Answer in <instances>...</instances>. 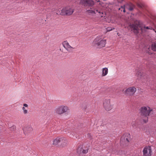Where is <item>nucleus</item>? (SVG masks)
<instances>
[{
    "mask_svg": "<svg viewBox=\"0 0 156 156\" xmlns=\"http://www.w3.org/2000/svg\"><path fill=\"white\" fill-rule=\"evenodd\" d=\"M128 28L129 30L133 31L135 34H136L139 33L140 30L141 31V33H143L146 31V29L153 30V28L151 27H143L139 23L130 24L128 27Z\"/></svg>",
    "mask_w": 156,
    "mask_h": 156,
    "instance_id": "obj_1",
    "label": "nucleus"
},
{
    "mask_svg": "<svg viewBox=\"0 0 156 156\" xmlns=\"http://www.w3.org/2000/svg\"><path fill=\"white\" fill-rule=\"evenodd\" d=\"M153 111L152 108L147 105L142 106L140 109V117L145 123L148 121V116L151 115Z\"/></svg>",
    "mask_w": 156,
    "mask_h": 156,
    "instance_id": "obj_2",
    "label": "nucleus"
},
{
    "mask_svg": "<svg viewBox=\"0 0 156 156\" xmlns=\"http://www.w3.org/2000/svg\"><path fill=\"white\" fill-rule=\"evenodd\" d=\"M106 40L102 39L100 36L97 37L94 41V45L98 48H101L105 46Z\"/></svg>",
    "mask_w": 156,
    "mask_h": 156,
    "instance_id": "obj_3",
    "label": "nucleus"
},
{
    "mask_svg": "<svg viewBox=\"0 0 156 156\" xmlns=\"http://www.w3.org/2000/svg\"><path fill=\"white\" fill-rule=\"evenodd\" d=\"M74 11V9L72 7H66L62 9H59L57 12V14H62L70 15Z\"/></svg>",
    "mask_w": 156,
    "mask_h": 156,
    "instance_id": "obj_4",
    "label": "nucleus"
},
{
    "mask_svg": "<svg viewBox=\"0 0 156 156\" xmlns=\"http://www.w3.org/2000/svg\"><path fill=\"white\" fill-rule=\"evenodd\" d=\"M72 44L73 46H71L67 41H64L62 43L63 47L68 52H71L73 51V49L75 48L73 47L76 45V42L75 41H73Z\"/></svg>",
    "mask_w": 156,
    "mask_h": 156,
    "instance_id": "obj_5",
    "label": "nucleus"
},
{
    "mask_svg": "<svg viewBox=\"0 0 156 156\" xmlns=\"http://www.w3.org/2000/svg\"><path fill=\"white\" fill-rule=\"evenodd\" d=\"M103 107L105 110L108 112L110 111L113 108V105L111 104V99H108L104 100Z\"/></svg>",
    "mask_w": 156,
    "mask_h": 156,
    "instance_id": "obj_6",
    "label": "nucleus"
},
{
    "mask_svg": "<svg viewBox=\"0 0 156 156\" xmlns=\"http://www.w3.org/2000/svg\"><path fill=\"white\" fill-rule=\"evenodd\" d=\"M69 110V107L67 106L61 105L55 109L56 113L59 115L67 112Z\"/></svg>",
    "mask_w": 156,
    "mask_h": 156,
    "instance_id": "obj_7",
    "label": "nucleus"
},
{
    "mask_svg": "<svg viewBox=\"0 0 156 156\" xmlns=\"http://www.w3.org/2000/svg\"><path fill=\"white\" fill-rule=\"evenodd\" d=\"M87 11L88 12L91 13L96 14L98 13L99 15L101 17L104 16L105 15V14L104 13L103 11L94 8H93V10L90 9L87 10Z\"/></svg>",
    "mask_w": 156,
    "mask_h": 156,
    "instance_id": "obj_8",
    "label": "nucleus"
},
{
    "mask_svg": "<svg viewBox=\"0 0 156 156\" xmlns=\"http://www.w3.org/2000/svg\"><path fill=\"white\" fill-rule=\"evenodd\" d=\"M81 3L86 7H89L94 5V2L92 0H81Z\"/></svg>",
    "mask_w": 156,
    "mask_h": 156,
    "instance_id": "obj_9",
    "label": "nucleus"
},
{
    "mask_svg": "<svg viewBox=\"0 0 156 156\" xmlns=\"http://www.w3.org/2000/svg\"><path fill=\"white\" fill-rule=\"evenodd\" d=\"M136 90V88L134 87H131L127 88L124 93L128 95H133Z\"/></svg>",
    "mask_w": 156,
    "mask_h": 156,
    "instance_id": "obj_10",
    "label": "nucleus"
},
{
    "mask_svg": "<svg viewBox=\"0 0 156 156\" xmlns=\"http://www.w3.org/2000/svg\"><path fill=\"white\" fill-rule=\"evenodd\" d=\"M144 156H151L152 153L151 147H145L143 151Z\"/></svg>",
    "mask_w": 156,
    "mask_h": 156,
    "instance_id": "obj_11",
    "label": "nucleus"
},
{
    "mask_svg": "<svg viewBox=\"0 0 156 156\" xmlns=\"http://www.w3.org/2000/svg\"><path fill=\"white\" fill-rule=\"evenodd\" d=\"M60 146L62 147H65L68 144V141L67 139L64 137H61Z\"/></svg>",
    "mask_w": 156,
    "mask_h": 156,
    "instance_id": "obj_12",
    "label": "nucleus"
},
{
    "mask_svg": "<svg viewBox=\"0 0 156 156\" xmlns=\"http://www.w3.org/2000/svg\"><path fill=\"white\" fill-rule=\"evenodd\" d=\"M130 138V135L128 133H126L122 136L121 139V140H123L126 143H128Z\"/></svg>",
    "mask_w": 156,
    "mask_h": 156,
    "instance_id": "obj_13",
    "label": "nucleus"
},
{
    "mask_svg": "<svg viewBox=\"0 0 156 156\" xmlns=\"http://www.w3.org/2000/svg\"><path fill=\"white\" fill-rule=\"evenodd\" d=\"M28 105L27 104L24 103L23 104V107L22 108V109L23 114L25 115L28 113Z\"/></svg>",
    "mask_w": 156,
    "mask_h": 156,
    "instance_id": "obj_14",
    "label": "nucleus"
},
{
    "mask_svg": "<svg viewBox=\"0 0 156 156\" xmlns=\"http://www.w3.org/2000/svg\"><path fill=\"white\" fill-rule=\"evenodd\" d=\"M77 152L78 154L81 153L82 152L83 154H86L87 153L88 150H83L81 147H79L77 150Z\"/></svg>",
    "mask_w": 156,
    "mask_h": 156,
    "instance_id": "obj_15",
    "label": "nucleus"
},
{
    "mask_svg": "<svg viewBox=\"0 0 156 156\" xmlns=\"http://www.w3.org/2000/svg\"><path fill=\"white\" fill-rule=\"evenodd\" d=\"M61 137H57L53 140V144L57 145L59 143H60Z\"/></svg>",
    "mask_w": 156,
    "mask_h": 156,
    "instance_id": "obj_16",
    "label": "nucleus"
},
{
    "mask_svg": "<svg viewBox=\"0 0 156 156\" xmlns=\"http://www.w3.org/2000/svg\"><path fill=\"white\" fill-rule=\"evenodd\" d=\"M102 76H106L108 73V69L107 68H103L102 69Z\"/></svg>",
    "mask_w": 156,
    "mask_h": 156,
    "instance_id": "obj_17",
    "label": "nucleus"
},
{
    "mask_svg": "<svg viewBox=\"0 0 156 156\" xmlns=\"http://www.w3.org/2000/svg\"><path fill=\"white\" fill-rule=\"evenodd\" d=\"M143 73L141 72L140 71H138L137 72L136 74V76L137 77V78L139 79L142 78V77H143Z\"/></svg>",
    "mask_w": 156,
    "mask_h": 156,
    "instance_id": "obj_18",
    "label": "nucleus"
},
{
    "mask_svg": "<svg viewBox=\"0 0 156 156\" xmlns=\"http://www.w3.org/2000/svg\"><path fill=\"white\" fill-rule=\"evenodd\" d=\"M151 48L153 51H156V44L155 43H153L152 44Z\"/></svg>",
    "mask_w": 156,
    "mask_h": 156,
    "instance_id": "obj_19",
    "label": "nucleus"
},
{
    "mask_svg": "<svg viewBox=\"0 0 156 156\" xmlns=\"http://www.w3.org/2000/svg\"><path fill=\"white\" fill-rule=\"evenodd\" d=\"M125 6L124 5L123 6H121L120 8H119V10H121V12L122 11L123 12H125Z\"/></svg>",
    "mask_w": 156,
    "mask_h": 156,
    "instance_id": "obj_20",
    "label": "nucleus"
},
{
    "mask_svg": "<svg viewBox=\"0 0 156 156\" xmlns=\"http://www.w3.org/2000/svg\"><path fill=\"white\" fill-rule=\"evenodd\" d=\"M134 7V6L133 5L131 4V5L129 8V10L130 11H132Z\"/></svg>",
    "mask_w": 156,
    "mask_h": 156,
    "instance_id": "obj_21",
    "label": "nucleus"
},
{
    "mask_svg": "<svg viewBox=\"0 0 156 156\" xmlns=\"http://www.w3.org/2000/svg\"><path fill=\"white\" fill-rule=\"evenodd\" d=\"M131 125L133 127H136V124L135 121H132L131 122Z\"/></svg>",
    "mask_w": 156,
    "mask_h": 156,
    "instance_id": "obj_22",
    "label": "nucleus"
},
{
    "mask_svg": "<svg viewBox=\"0 0 156 156\" xmlns=\"http://www.w3.org/2000/svg\"><path fill=\"white\" fill-rule=\"evenodd\" d=\"M112 30V29L110 27H108L107 28L108 31H109Z\"/></svg>",
    "mask_w": 156,
    "mask_h": 156,
    "instance_id": "obj_23",
    "label": "nucleus"
},
{
    "mask_svg": "<svg viewBox=\"0 0 156 156\" xmlns=\"http://www.w3.org/2000/svg\"><path fill=\"white\" fill-rule=\"evenodd\" d=\"M123 0H117L118 2L121 3L122 2Z\"/></svg>",
    "mask_w": 156,
    "mask_h": 156,
    "instance_id": "obj_24",
    "label": "nucleus"
},
{
    "mask_svg": "<svg viewBox=\"0 0 156 156\" xmlns=\"http://www.w3.org/2000/svg\"><path fill=\"white\" fill-rule=\"evenodd\" d=\"M88 135L89 136H90V134H88Z\"/></svg>",
    "mask_w": 156,
    "mask_h": 156,
    "instance_id": "obj_25",
    "label": "nucleus"
},
{
    "mask_svg": "<svg viewBox=\"0 0 156 156\" xmlns=\"http://www.w3.org/2000/svg\"><path fill=\"white\" fill-rule=\"evenodd\" d=\"M86 108V107H84V109H85Z\"/></svg>",
    "mask_w": 156,
    "mask_h": 156,
    "instance_id": "obj_26",
    "label": "nucleus"
},
{
    "mask_svg": "<svg viewBox=\"0 0 156 156\" xmlns=\"http://www.w3.org/2000/svg\"><path fill=\"white\" fill-rule=\"evenodd\" d=\"M29 128L30 129V130L32 129V128Z\"/></svg>",
    "mask_w": 156,
    "mask_h": 156,
    "instance_id": "obj_27",
    "label": "nucleus"
}]
</instances>
